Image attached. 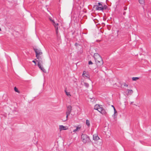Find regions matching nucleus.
<instances>
[{
  "label": "nucleus",
  "mask_w": 151,
  "mask_h": 151,
  "mask_svg": "<svg viewBox=\"0 0 151 151\" xmlns=\"http://www.w3.org/2000/svg\"><path fill=\"white\" fill-rule=\"evenodd\" d=\"M84 84L85 86L87 88H88L89 86V84L87 83H84Z\"/></svg>",
  "instance_id": "nucleus-21"
},
{
  "label": "nucleus",
  "mask_w": 151,
  "mask_h": 151,
  "mask_svg": "<svg viewBox=\"0 0 151 151\" xmlns=\"http://www.w3.org/2000/svg\"><path fill=\"white\" fill-rule=\"evenodd\" d=\"M94 108L95 109L98 110L102 114H106V111L101 105L96 104L94 106Z\"/></svg>",
  "instance_id": "nucleus-2"
},
{
  "label": "nucleus",
  "mask_w": 151,
  "mask_h": 151,
  "mask_svg": "<svg viewBox=\"0 0 151 151\" xmlns=\"http://www.w3.org/2000/svg\"><path fill=\"white\" fill-rule=\"evenodd\" d=\"M112 106L114 110V114L112 116L114 118H115L117 115V112L114 107L113 105H112Z\"/></svg>",
  "instance_id": "nucleus-12"
},
{
  "label": "nucleus",
  "mask_w": 151,
  "mask_h": 151,
  "mask_svg": "<svg viewBox=\"0 0 151 151\" xmlns=\"http://www.w3.org/2000/svg\"><path fill=\"white\" fill-rule=\"evenodd\" d=\"M74 127L76 128V129H74L73 132L74 133H76L77 132L79 131L81 128V126L80 125H78L77 126H75Z\"/></svg>",
  "instance_id": "nucleus-9"
},
{
  "label": "nucleus",
  "mask_w": 151,
  "mask_h": 151,
  "mask_svg": "<svg viewBox=\"0 0 151 151\" xmlns=\"http://www.w3.org/2000/svg\"><path fill=\"white\" fill-rule=\"evenodd\" d=\"M35 52L36 53V56L37 59H39L40 58H41L42 57L41 56L42 55V52L40 50L37 49H34Z\"/></svg>",
  "instance_id": "nucleus-4"
},
{
  "label": "nucleus",
  "mask_w": 151,
  "mask_h": 151,
  "mask_svg": "<svg viewBox=\"0 0 151 151\" xmlns=\"http://www.w3.org/2000/svg\"><path fill=\"white\" fill-rule=\"evenodd\" d=\"M139 78L138 77H133L132 78V80L133 81H136L137 80L139 79Z\"/></svg>",
  "instance_id": "nucleus-19"
},
{
  "label": "nucleus",
  "mask_w": 151,
  "mask_h": 151,
  "mask_svg": "<svg viewBox=\"0 0 151 151\" xmlns=\"http://www.w3.org/2000/svg\"><path fill=\"white\" fill-rule=\"evenodd\" d=\"M124 86L127 87L128 86V85H124Z\"/></svg>",
  "instance_id": "nucleus-28"
},
{
  "label": "nucleus",
  "mask_w": 151,
  "mask_h": 151,
  "mask_svg": "<svg viewBox=\"0 0 151 151\" xmlns=\"http://www.w3.org/2000/svg\"><path fill=\"white\" fill-rule=\"evenodd\" d=\"M38 66L39 68L42 70L43 72L46 73V71L44 68L40 64H38Z\"/></svg>",
  "instance_id": "nucleus-13"
},
{
  "label": "nucleus",
  "mask_w": 151,
  "mask_h": 151,
  "mask_svg": "<svg viewBox=\"0 0 151 151\" xmlns=\"http://www.w3.org/2000/svg\"><path fill=\"white\" fill-rule=\"evenodd\" d=\"M126 13V12H124V13H123V14L124 15H125V14Z\"/></svg>",
  "instance_id": "nucleus-27"
},
{
  "label": "nucleus",
  "mask_w": 151,
  "mask_h": 151,
  "mask_svg": "<svg viewBox=\"0 0 151 151\" xmlns=\"http://www.w3.org/2000/svg\"><path fill=\"white\" fill-rule=\"evenodd\" d=\"M139 1L141 4H144L145 3L144 0H139Z\"/></svg>",
  "instance_id": "nucleus-18"
},
{
  "label": "nucleus",
  "mask_w": 151,
  "mask_h": 151,
  "mask_svg": "<svg viewBox=\"0 0 151 151\" xmlns=\"http://www.w3.org/2000/svg\"><path fill=\"white\" fill-rule=\"evenodd\" d=\"M127 91L128 93L131 94H132L133 92V91L132 90L127 89Z\"/></svg>",
  "instance_id": "nucleus-20"
},
{
  "label": "nucleus",
  "mask_w": 151,
  "mask_h": 151,
  "mask_svg": "<svg viewBox=\"0 0 151 151\" xmlns=\"http://www.w3.org/2000/svg\"><path fill=\"white\" fill-rule=\"evenodd\" d=\"M88 64L89 65H91L93 64V63L91 62V61H90L88 62Z\"/></svg>",
  "instance_id": "nucleus-24"
},
{
  "label": "nucleus",
  "mask_w": 151,
  "mask_h": 151,
  "mask_svg": "<svg viewBox=\"0 0 151 151\" xmlns=\"http://www.w3.org/2000/svg\"><path fill=\"white\" fill-rule=\"evenodd\" d=\"M127 7H125L124 8V10H127Z\"/></svg>",
  "instance_id": "nucleus-26"
},
{
  "label": "nucleus",
  "mask_w": 151,
  "mask_h": 151,
  "mask_svg": "<svg viewBox=\"0 0 151 151\" xmlns=\"http://www.w3.org/2000/svg\"><path fill=\"white\" fill-rule=\"evenodd\" d=\"M97 5H98V6H102V4L100 2L98 3V4H97Z\"/></svg>",
  "instance_id": "nucleus-23"
},
{
  "label": "nucleus",
  "mask_w": 151,
  "mask_h": 151,
  "mask_svg": "<svg viewBox=\"0 0 151 151\" xmlns=\"http://www.w3.org/2000/svg\"><path fill=\"white\" fill-rule=\"evenodd\" d=\"M93 57L98 66L101 67L103 65L104 63L103 60L102 58L99 54L94 53Z\"/></svg>",
  "instance_id": "nucleus-1"
},
{
  "label": "nucleus",
  "mask_w": 151,
  "mask_h": 151,
  "mask_svg": "<svg viewBox=\"0 0 151 151\" xmlns=\"http://www.w3.org/2000/svg\"><path fill=\"white\" fill-rule=\"evenodd\" d=\"M37 61L38 62V64H40L43 63V61L42 59V58L41 57V58H39V59H38V60H37Z\"/></svg>",
  "instance_id": "nucleus-14"
},
{
  "label": "nucleus",
  "mask_w": 151,
  "mask_h": 151,
  "mask_svg": "<svg viewBox=\"0 0 151 151\" xmlns=\"http://www.w3.org/2000/svg\"><path fill=\"white\" fill-rule=\"evenodd\" d=\"M65 92L66 93V95H67L68 97L71 96V95L70 93L69 92H68L67 91L66 89L65 90Z\"/></svg>",
  "instance_id": "nucleus-15"
},
{
  "label": "nucleus",
  "mask_w": 151,
  "mask_h": 151,
  "mask_svg": "<svg viewBox=\"0 0 151 151\" xmlns=\"http://www.w3.org/2000/svg\"><path fill=\"white\" fill-rule=\"evenodd\" d=\"M82 76L84 78H86L90 79V76L88 71H83Z\"/></svg>",
  "instance_id": "nucleus-8"
},
{
  "label": "nucleus",
  "mask_w": 151,
  "mask_h": 151,
  "mask_svg": "<svg viewBox=\"0 0 151 151\" xmlns=\"http://www.w3.org/2000/svg\"><path fill=\"white\" fill-rule=\"evenodd\" d=\"M95 7H96V10H103L104 9H106L105 8H104L103 6H99L98 5H96L95 6Z\"/></svg>",
  "instance_id": "nucleus-10"
},
{
  "label": "nucleus",
  "mask_w": 151,
  "mask_h": 151,
  "mask_svg": "<svg viewBox=\"0 0 151 151\" xmlns=\"http://www.w3.org/2000/svg\"><path fill=\"white\" fill-rule=\"evenodd\" d=\"M14 91H16V92H18V90L16 88V87H14Z\"/></svg>",
  "instance_id": "nucleus-22"
},
{
  "label": "nucleus",
  "mask_w": 151,
  "mask_h": 151,
  "mask_svg": "<svg viewBox=\"0 0 151 151\" xmlns=\"http://www.w3.org/2000/svg\"><path fill=\"white\" fill-rule=\"evenodd\" d=\"M104 132L106 135L110 134V130L108 126H105L104 128Z\"/></svg>",
  "instance_id": "nucleus-7"
},
{
  "label": "nucleus",
  "mask_w": 151,
  "mask_h": 151,
  "mask_svg": "<svg viewBox=\"0 0 151 151\" xmlns=\"http://www.w3.org/2000/svg\"><path fill=\"white\" fill-rule=\"evenodd\" d=\"M52 18L51 17H50V18H49V19L50 20V21H51L52 22V24L53 25V26H54V27L55 28L56 33L57 34H58V24L57 23H56L55 22H54V20H52Z\"/></svg>",
  "instance_id": "nucleus-5"
},
{
  "label": "nucleus",
  "mask_w": 151,
  "mask_h": 151,
  "mask_svg": "<svg viewBox=\"0 0 151 151\" xmlns=\"http://www.w3.org/2000/svg\"><path fill=\"white\" fill-rule=\"evenodd\" d=\"M81 139L84 143H86L89 140V137L86 134H82L81 135Z\"/></svg>",
  "instance_id": "nucleus-3"
},
{
  "label": "nucleus",
  "mask_w": 151,
  "mask_h": 151,
  "mask_svg": "<svg viewBox=\"0 0 151 151\" xmlns=\"http://www.w3.org/2000/svg\"><path fill=\"white\" fill-rule=\"evenodd\" d=\"M99 139V138L97 136H93V139L94 140H98Z\"/></svg>",
  "instance_id": "nucleus-17"
},
{
  "label": "nucleus",
  "mask_w": 151,
  "mask_h": 151,
  "mask_svg": "<svg viewBox=\"0 0 151 151\" xmlns=\"http://www.w3.org/2000/svg\"><path fill=\"white\" fill-rule=\"evenodd\" d=\"M86 124L88 127H89L90 125V123L89 121L88 120H86Z\"/></svg>",
  "instance_id": "nucleus-16"
},
{
  "label": "nucleus",
  "mask_w": 151,
  "mask_h": 151,
  "mask_svg": "<svg viewBox=\"0 0 151 151\" xmlns=\"http://www.w3.org/2000/svg\"><path fill=\"white\" fill-rule=\"evenodd\" d=\"M32 62L33 63H34L35 64H36V62L35 61V60H33Z\"/></svg>",
  "instance_id": "nucleus-25"
},
{
  "label": "nucleus",
  "mask_w": 151,
  "mask_h": 151,
  "mask_svg": "<svg viewBox=\"0 0 151 151\" xmlns=\"http://www.w3.org/2000/svg\"><path fill=\"white\" fill-rule=\"evenodd\" d=\"M68 128L67 127H65L63 125H60L59 127V129L60 131L63 130H66L68 129Z\"/></svg>",
  "instance_id": "nucleus-11"
},
{
  "label": "nucleus",
  "mask_w": 151,
  "mask_h": 151,
  "mask_svg": "<svg viewBox=\"0 0 151 151\" xmlns=\"http://www.w3.org/2000/svg\"><path fill=\"white\" fill-rule=\"evenodd\" d=\"M67 108L68 111L66 113V119L63 120V121H65L67 120L68 117V116L70 114L71 112V109H72V107L70 105H68V106H67Z\"/></svg>",
  "instance_id": "nucleus-6"
}]
</instances>
